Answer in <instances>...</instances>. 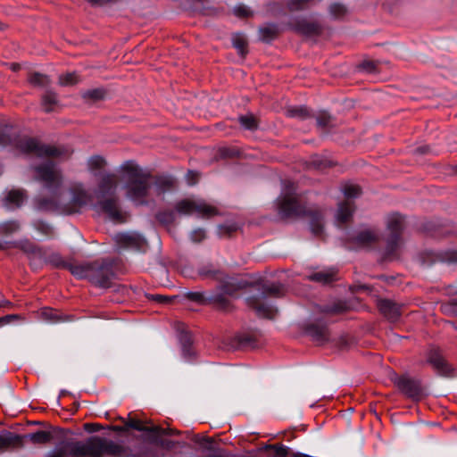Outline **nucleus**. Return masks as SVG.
<instances>
[{"label": "nucleus", "mask_w": 457, "mask_h": 457, "mask_svg": "<svg viewBox=\"0 0 457 457\" xmlns=\"http://www.w3.org/2000/svg\"><path fill=\"white\" fill-rule=\"evenodd\" d=\"M16 147L22 153L38 157H63L67 158L71 152L65 147L51 146L40 144L30 137L21 138L16 143Z\"/></svg>", "instance_id": "obj_7"}, {"label": "nucleus", "mask_w": 457, "mask_h": 457, "mask_svg": "<svg viewBox=\"0 0 457 457\" xmlns=\"http://www.w3.org/2000/svg\"><path fill=\"white\" fill-rule=\"evenodd\" d=\"M180 432L179 430L173 429V428H162L160 427V431L158 432H150L149 435V441L155 445L156 446L164 449V450H171L173 449L177 445H179V442H175L169 439L162 438V436H173V435H179Z\"/></svg>", "instance_id": "obj_17"}, {"label": "nucleus", "mask_w": 457, "mask_h": 457, "mask_svg": "<svg viewBox=\"0 0 457 457\" xmlns=\"http://www.w3.org/2000/svg\"><path fill=\"white\" fill-rule=\"evenodd\" d=\"M287 112L291 117H296L300 119H305L309 117L308 109L303 106L291 108L287 111Z\"/></svg>", "instance_id": "obj_48"}, {"label": "nucleus", "mask_w": 457, "mask_h": 457, "mask_svg": "<svg viewBox=\"0 0 457 457\" xmlns=\"http://www.w3.org/2000/svg\"><path fill=\"white\" fill-rule=\"evenodd\" d=\"M162 184L170 188L172 186V181L170 179H164L162 181Z\"/></svg>", "instance_id": "obj_62"}, {"label": "nucleus", "mask_w": 457, "mask_h": 457, "mask_svg": "<svg viewBox=\"0 0 457 457\" xmlns=\"http://www.w3.org/2000/svg\"><path fill=\"white\" fill-rule=\"evenodd\" d=\"M452 312L457 316V301L452 302Z\"/></svg>", "instance_id": "obj_61"}, {"label": "nucleus", "mask_w": 457, "mask_h": 457, "mask_svg": "<svg viewBox=\"0 0 457 457\" xmlns=\"http://www.w3.org/2000/svg\"><path fill=\"white\" fill-rule=\"evenodd\" d=\"M418 151H420L421 154H425L426 153L424 148H419Z\"/></svg>", "instance_id": "obj_64"}, {"label": "nucleus", "mask_w": 457, "mask_h": 457, "mask_svg": "<svg viewBox=\"0 0 457 457\" xmlns=\"http://www.w3.org/2000/svg\"><path fill=\"white\" fill-rule=\"evenodd\" d=\"M117 187L118 177L115 173H101L97 185V190L96 192V198H104L116 195Z\"/></svg>", "instance_id": "obj_14"}, {"label": "nucleus", "mask_w": 457, "mask_h": 457, "mask_svg": "<svg viewBox=\"0 0 457 457\" xmlns=\"http://www.w3.org/2000/svg\"><path fill=\"white\" fill-rule=\"evenodd\" d=\"M79 82V76L75 72L60 75L59 84L61 86H72Z\"/></svg>", "instance_id": "obj_44"}, {"label": "nucleus", "mask_w": 457, "mask_h": 457, "mask_svg": "<svg viewBox=\"0 0 457 457\" xmlns=\"http://www.w3.org/2000/svg\"><path fill=\"white\" fill-rule=\"evenodd\" d=\"M18 316L15 314H10L4 317H1L0 320H2V326L9 323L11 320L17 319Z\"/></svg>", "instance_id": "obj_59"}, {"label": "nucleus", "mask_w": 457, "mask_h": 457, "mask_svg": "<svg viewBox=\"0 0 457 457\" xmlns=\"http://www.w3.org/2000/svg\"><path fill=\"white\" fill-rule=\"evenodd\" d=\"M342 192L346 197V200L338 204L336 214V220L338 225L345 224L351 220L353 213L355 211V205L352 199L360 196L361 189L357 185L345 184L342 187Z\"/></svg>", "instance_id": "obj_8"}, {"label": "nucleus", "mask_w": 457, "mask_h": 457, "mask_svg": "<svg viewBox=\"0 0 457 457\" xmlns=\"http://www.w3.org/2000/svg\"><path fill=\"white\" fill-rule=\"evenodd\" d=\"M399 390L407 397L418 401L422 397L423 390L420 382L408 376H402L395 380Z\"/></svg>", "instance_id": "obj_13"}, {"label": "nucleus", "mask_w": 457, "mask_h": 457, "mask_svg": "<svg viewBox=\"0 0 457 457\" xmlns=\"http://www.w3.org/2000/svg\"><path fill=\"white\" fill-rule=\"evenodd\" d=\"M20 228L21 225L17 220L6 221L0 225V233L4 235H11L14 232H17Z\"/></svg>", "instance_id": "obj_40"}, {"label": "nucleus", "mask_w": 457, "mask_h": 457, "mask_svg": "<svg viewBox=\"0 0 457 457\" xmlns=\"http://www.w3.org/2000/svg\"><path fill=\"white\" fill-rule=\"evenodd\" d=\"M279 34V29L275 23H268L259 28V37L264 42L275 39Z\"/></svg>", "instance_id": "obj_29"}, {"label": "nucleus", "mask_w": 457, "mask_h": 457, "mask_svg": "<svg viewBox=\"0 0 457 457\" xmlns=\"http://www.w3.org/2000/svg\"><path fill=\"white\" fill-rule=\"evenodd\" d=\"M348 305L345 302L338 300L333 302L331 304L324 305L320 312L325 314H337L345 312Z\"/></svg>", "instance_id": "obj_34"}, {"label": "nucleus", "mask_w": 457, "mask_h": 457, "mask_svg": "<svg viewBox=\"0 0 457 457\" xmlns=\"http://www.w3.org/2000/svg\"><path fill=\"white\" fill-rule=\"evenodd\" d=\"M151 299L161 303H170L171 302L170 297L162 295H151Z\"/></svg>", "instance_id": "obj_54"}, {"label": "nucleus", "mask_w": 457, "mask_h": 457, "mask_svg": "<svg viewBox=\"0 0 457 457\" xmlns=\"http://www.w3.org/2000/svg\"><path fill=\"white\" fill-rule=\"evenodd\" d=\"M187 298L199 303H213L220 308L225 309L228 305V301L222 295H210L205 296L200 292H189Z\"/></svg>", "instance_id": "obj_19"}, {"label": "nucleus", "mask_w": 457, "mask_h": 457, "mask_svg": "<svg viewBox=\"0 0 457 457\" xmlns=\"http://www.w3.org/2000/svg\"><path fill=\"white\" fill-rule=\"evenodd\" d=\"M95 208L105 213L113 222L122 223L126 221L125 213L119 207L117 195L97 198V204L95 205Z\"/></svg>", "instance_id": "obj_11"}, {"label": "nucleus", "mask_w": 457, "mask_h": 457, "mask_svg": "<svg viewBox=\"0 0 457 457\" xmlns=\"http://www.w3.org/2000/svg\"><path fill=\"white\" fill-rule=\"evenodd\" d=\"M259 293L246 299L247 305L260 317L272 319L277 310L268 303V297L278 298L284 295L285 287L281 283L264 282L260 285Z\"/></svg>", "instance_id": "obj_6"}, {"label": "nucleus", "mask_w": 457, "mask_h": 457, "mask_svg": "<svg viewBox=\"0 0 457 457\" xmlns=\"http://www.w3.org/2000/svg\"><path fill=\"white\" fill-rule=\"evenodd\" d=\"M235 14L238 17H247L250 13L245 6H237L235 8Z\"/></svg>", "instance_id": "obj_55"}, {"label": "nucleus", "mask_w": 457, "mask_h": 457, "mask_svg": "<svg viewBox=\"0 0 457 457\" xmlns=\"http://www.w3.org/2000/svg\"><path fill=\"white\" fill-rule=\"evenodd\" d=\"M194 440L202 448L203 453H205L203 457H223L222 451L214 445L212 439L195 436Z\"/></svg>", "instance_id": "obj_23"}, {"label": "nucleus", "mask_w": 457, "mask_h": 457, "mask_svg": "<svg viewBox=\"0 0 457 457\" xmlns=\"http://www.w3.org/2000/svg\"><path fill=\"white\" fill-rule=\"evenodd\" d=\"M179 342L181 345V351L186 360H191L195 353L192 349V336L189 332H181L179 335Z\"/></svg>", "instance_id": "obj_30"}, {"label": "nucleus", "mask_w": 457, "mask_h": 457, "mask_svg": "<svg viewBox=\"0 0 457 457\" xmlns=\"http://www.w3.org/2000/svg\"><path fill=\"white\" fill-rule=\"evenodd\" d=\"M198 274L203 278H212L222 280L225 278L224 273L212 263H207L198 268Z\"/></svg>", "instance_id": "obj_24"}, {"label": "nucleus", "mask_w": 457, "mask_h": 457, "mask_svg": "<svg viewBox=\"0 0 457 457\" xmlns=\"http://www.w3.org/2000/svg\"><path fill=\"white\" fill-rule=\"evenodd\" d=\"M121 420L124 422L126 428H128V429L132 428V429H135L137 431L147 432L149 434H150V432L160 431V426L154 425L151 427H146V426L143 425V422L141 420L134 419V418L130 417V415L129 416L128 420H124V419H121Z\"/></svg>", "instance_id": "obj_27"}, {"label": "nucleus", "mask_w": 457, "mask_h": 457, "mask_svg": "<svg viewBox=\"0 0 457 457\" xmlns=\"http://www.w3.org/2000/svg\"><path fill=\"white\" fill-rule=\"evenodd\" d=\"M426 361L436 374L444 377H449L453 374L452 366L445 360L438 347H429L426 354Z\"/></svg>", "instance_id": "obj_12"}, {"label": "nucleus", "mask_w": 457, "mask_h": 457, "mask_svg": "<svg viewBox=\"0 0 457 457\" xmlns=\"http://www.w3.org/2000/svg\"><path fill=\"white\" fill-rule=\"evenodd\" d=\"M117 0H87L93 6H104L109 3L116 2Z\"/></svg>", "instance_id": "obj_56"}, {"label": "nucleus", "mask_w": 457, "mask_h": 457, "mask_svg": "<svg viewBox=\"0 0 457 457\" xmlns=\"http://www.w3.org/2000/svg\"><path fill=\"white\" fill-rule=\"evenodd\" d=\"M361 67H362V69H364L365 71H367L369 72H374L377 69V64L375 62H372V61H364L361 63Z\"/></svg>", "instance_id": "obj_53"}, {"label": "nucleus", "mask_w": 457, "mask_h": 457, "mask_svg": "<svg viewBox=\"0 0 457 457\" xmlns=\"http://www.w3.org/2000/svg\"><path fill=\"white\" fill-rule=\"evenodd\" d=\"M84 428L88 432H95L100 428V426L98 424L86 423Z\"/></svg>", "instance_id": "obj_58"}, {"label": "nucleus", "mask_w": 457, "mask_h": 457, "mask_svg": "<svg viewBox=\"0 0 457 457\" xmlns=\"http://www.w3.org/2000/svg\"><path fill=\"white\" fill-rule=\"evenodd\" d=\"M24 446V437L9 430L0 432V452L20 449Z\"/></svg>", "instance_id": "obj_18"}, {"label": "nucleus", "mask_w": 457, "mask_h": 457, "mask_svg": "<svg viewBox=\"0 0 457 457\" xmlns=\"http://www.w3.org/2000/svg\"><path fill=\"white\" fill-rule=\"evenodd\" d=\"M18 68H19V64H17V63H12V69L13 71H16Z\"/></svg>", "instance_id": "obj_63"}, {"label": "nucleus", "mask_w": 457, "mask_h": 457, "mask_svg": "<svg viewBox=\"0 0 457 457\" xmlns=\"http://www.w3.org/2000/svg\"><path fill=\"white\" fill-rule=\"evenodd\" d=\"M104 96V91L101 88H95L87 90L82 94V97L84 99L97 101L103 99Z\"/></svg>", "instance_id": "obj_46"}, {"label": "nucleus", "mask_w": 457, "mask_h": 457, "mask_svg": "<svg viewBox=\"0 0 457 457\" xmlns=\"http://www.w3.org/2000/svg\"><path fill=\"white\" fill-rule=\"evenodd\" d=\"M120 169L127 173L125 184L127 197L136 204H145L146 203L145 198L151 187L150 175L143 172L142 170L132 162H124Z\"/></svg>", "instance_id": "obj_5"}, {"label": "nucleus", "mask_w": 457, "mask_h": 457, "mask_svg": "<svg viewBox=\"0 0 457 457\" xmlns=\"http://www.w3.org/2000/svg\"><path fill=\"white\" fill-rule=\"evenodd\" d=\"M205 237V231L202 228H197L192 231L191 239L195 243H199Z\"/></svg>", "instance_id": "obj_49"}, {"label": "nucleus", "mask_w": 457, "mask_h": 457, "mask_svg": "<svg viewBox=\"0 0 457 457\" xmlns=\"http://www.w3.org/2000/svg\"><path fill=\"white\" fill-rule=\"evenodd\" d=\"M33 227L46 237H51L54 234L53 228L43 220H38L34 221Z\"/></svg>", "instance_id": "obj_43"}, {"label": "nucleus", "mask_w": 457, "mask_h": 457, "mask_svg": "<svg viewBox=\"0 0 457 457\" xmlns=\"http://www.w3.org/2000/svg\"><path fill=\"white\" fill-rule=\"evenodd\" d=\"M122 445L104 437L91 436L87 441L65 440L46 457H125Z\"/></svg>", "instance_id": "obj_1"}, {"label": "nucleus", "mask_w": 457, "mask_h": 457, "mask_svg": "<svg viewBox=\"0 0 457 457\" xmlns=\"http://www.w3.org/2000/svg\"><path fill=\"white\" fill-rule=\"evenodd\" d=\"M14 247H17L26 253H39L40 249L30 240L29 239H21L19 241H15L12 243Z\"/></svg>", "instance_id": "obj_37"}, {"label": "nucleus", "mask_w": 457, "mask_h": 457, "mask_svg": "<svg viewBox=\"0 0 457 457\" xmlns=\"http://www.w3.org/2000/svg\"><path fill=\"white\" fill-rule=\"evenodd\" d=\"M12 144V138L9 135L5 133L0 134V145H8Z\"/></svg>", "instance_id": "obj_57"}, {"label": "nucleus", "mask_w": 457, "mask_h": 457, "mask_svg": "<svg viewBox=\"0 0 457 457\" xmlns=\"http://www.w3.org/2000/svg\"><path fill=\"white\" fill-rule=\"evenodd\" d=\"M105 164H106V162H105L104 158V157H102V156H100V155H95V156H92V157L88 160V168H89V170H100V169H102Z\"/></svg>", "instance_id": "obj_47"}, {"label": "nucleus", "mask_w": 457, "mask_h": 457, "mask_svg": "<svg viewBox=\"0 0 457 457\" xmlns=\"http://www.w3.org/2000/svg\"><path fill=\"white\" fill-rule=\"evenodd\" d=\"M378 307L380 312L390 321L397 320L402 314V305L388 299H380L378 302Z\"/></svg>", "instance_id": "obj_21"}, {"label": "nucleus", "mask_w": 457, "mask_h": 457, "mask_svg": "<svg viewBox=\"0 0 457 457\" xmlns=\"http://www.w3.org/2000/svg\"><path fill=\"white\" fill-rule=\"evenodd\" d=\"M176 211L180 214H197L201 217H212L218 213V210L202 199H184L176 204Z\"/></svg>", "instance_id": "obj_10"}, {"label": "nucleus", "mask_w": 457, "mask_h": 457, "mask_svg": "<svg viewBox=\"0 0 457 457\" xmlns=\"http://www.w3.org/2000/svg\"><path fill=\"white\" fill-rule=\"evenodd\" d=\"M337 272L330 269L326 270H320L312 272L308 276V279L321 284H328L336 280Z\"/></svg>", "instance_id": "obj_28"}, {"label": "nucleus", "mask_w": 457, "mask_h": 457, "mask_svg": "<svg viewBox=\"0 0 457 457\" xmlns=\"http://www.w3.org/2000/svg\"><path fill=\"white\" fill-rule=\"evenodd\" d=\"M232 44L242 56H245L247 54V40L245 35L240 33L234 34L232 37Z\"/></svg>", "instance_id": "obj_38"}, {"label": "nucleus", "mask_w": 457, "mask_h": 457, "mask_svg": "<svg viewBox=\"0 0 457 457\" xmlns=\"http://www.w3.org/2000/svg\"><path fill=\"white\" fill-rule=\"evenodd\" d=\"M72 204L71 207L75 212V208H79L88 204H91L93 201V197L90 193H88L82 185H76L72 188Z\"/></svg>", "instance_id": "obj_22"}, {"label": "nucleus", "mask_w": 457, "mask_h": 457, "mask_svg": "<svg viewBox=\"0 0 457 457\" xmlns=\"http://www.w3.org/2000/svg\"><path fill=\"white\" fill-rule=\"evenodd\" d=\"M40 318L51 323L67 321L69 319L62 316L58 311L52 308H43L39 312Z\"/></svg>", "instance_id": "obj_31"}, {"label": "nucleus", "mask_w": 457, "mask_h": 457, "mask_svg": "<svg viewBox=\"0 0 457 457\" xmlns=\"http://www.w3.org/2000/svg\"><path fill=\"white\" fill-rule=\"evenodd\" d=\"M437 258L442 262L457 264V250L441 252L437 254Z\"/></svg>", "instance_id": "obj_39"}, {"label": "nucleus", "mask_w": 457, "mask_h": 457, "mask_svg": "<svg viewBox=\"0 0 457 457\" xmlns=\"http://www.w3.org/2000/svg\"><path fill=\"white\" fill-rule=\"evenodd\" d=\"M404 219L399 213H393L387 217L386 226L390 235L386 241V255L395 258L400 246L401 233L403 228Z\"/></svg>", "instance_id": "obj_9"}, {"label": "nucleus", "mask_w": 457, "mask_h": 457, "mask_svg": "<svg viewBox=\"0 0 457 457\" xmlns=\"http://www.w3.org/2000/svg\"><path fill=\"white\" fill-rule=\"evenodd\" d=\"M114 240L119 248L138 250L145 245L144 238L137 233H119Z\"/></svg>", "instance_id": "obj_15"}, {"label": "nucleus", "mask_w": 457, "mask_h": 457, "mask_svg": "<svg viewBox=\"0 0 457 457\" xmlns=\"http://www.w3.org/2000/svg\"><path fill=\"white\" fill-rule=\"evenodd\" d=\"M42 106L46 112H50L54 110V107L58 104V96L52 90H46L42 96Z\"/></svg>", "instance_id": "obj_32"}, {"label": "nucleus", "mask_w": 457, "mask_h": 457, "mask_svg": "<svg viewBox=\"0 0 457 457\" xmlns=\"http://www.w3.org/2000/svg\"><path fill=\"white\" fill-rule=\"evenodd\" d=\"M278 213L283 218L307 215L310 217L312 233L320 237L323 233V215L319 210H307L296 195V187L289 180L283 181L281 195L277 199Z\"/></svg>", "instance_id": "obj_2"}, {"label": "nucleus", "mask_w": 457, "mask_h": 457, "mask_svg": "<svg viewBox=\"0 0 457 457\" xmlns=\"http://www.w3.org/2000/svg\"><path fill=\"white\" fill-rule=\"evenodd\" d=\"M22 436L24 437V440L28 439L34 445H46L50 443L54 438L53 433L51 431L46 430H38L37 432L29 433Z\"/></svg>", "instance_id": "obj_26"}, {"label": "nucleus", "mask_w": 457, "mask_h": 457, "mask_svg": "<svg viewBox=\"0 0 457 457\" xmlns=\"http://www.w3.org/2000/svg\"><path fill=\"white\" fill-rule=\"evenodd\" d=\"M28 80L31 85L39 87H46L52 82L47 75L39 72L29 73Z\"/></svg>", "instance_id": "obj_35"}, {"label": "nucleus", "mask_w": 457, "mask_h": 457, "mask_svg": "<svg viewBox=\"0 0 457 457\" xmlns=\"http://www.w3.org/2000/svg\"><path fill=\"white\" fill-rule=\"evenodd\" d=\"M316 121L319 127L328 129L332 126V117L326 112H321L318 114Z\"/></svg>", "instance_id": "obj_45"}, {"label": "nucleus", "mask_w": 457, "mask_h": 457, "mask_svg": "<svg viewBox=\"0 0 457 457\" xmlns=\"http://www.w3.org/2000/svg\"><path fill=\"white\" fill-rule=\"evenodd\" d=\"M112 429L114 430V431H126L128 430V428H126V427H120V426H113L112 427Z\"/></svg>", "instance_id": "obj_60"}, {"label": "nucleus", "mask_w": 457, "mask_h": 457, "mask_svg": "<svg viewBox=\"0 0 457 457\" xmlns=\"http://www.w3.org/2000/svg\"><path fill=\"white\" fill-rule=\"evenodd\" d=\"M35 177L37 180L44 183L45 187L48 188L52 195L50 197L39 195L34 199V206L40 212H59L71 213L72 209L70 206L62 205L60 203L58 189L62 183L61 171L56 165L46 161L40 165L33 168Z\"/></svg>", "instance_id": "obj_3"}, {"label": "nucleus", "mask_w": 457, "mask_h": 457, "mask_svg": "<svg viewBox=\"0 0 457 457\" xmlns=\"http://www.w3.org/2000/svg\"><path fill=\"white\" fill-rule=\"evenodd\" d=\"M221 281L222 284L220 287V292L215 293L214 295H222L226 299V295H233L241 288L240 284L233 279L229 278L224 281L222 279Z\"/></svg>", "instance_id": "obj_33"}, {"label": "nucleus", "mask_w": 457, "mask_h": 457, "mask_svg": "<svg viewBox=\"0 0 457 457\" xmlns=\"http://www.w3.org/2000/svg\"><path fill=\"white\" fill-rule=\"evenodd\" d=\"M378 240V235L376 231L371 229H365L358 233L354 238V242L361 246H370Z\"/></svg>", "instance_id": "obj_25"}, {"label": "nucleus", "mask_w": 457, "mask_h": 457, "mask_svg": "<svg viewBox=\"0 0 457 457\" xmlns=\"http://www.w3.org/2000/svg\"><path fill=\"white\" fill-rule=\"evenodd\" d=\"M347 12L346 7L339 3L332 4L329 6V13L335 19H340L344 17Z\"/></svg>", "instance_id": "obj_41"}, {"label": "nucleus", "mask_w": 457, "mask_h": 457, "mask_svg": "<svg viewBox=\"0 0 457 457\" xmlns=\"http://www.w3.org/2000/svg\"><path fill=\"white\" fill-rule=\"evenodd\" d=\"M239 124L245 129L254 131L258 129L259 120L252 113H247L238 117Z\"/></svg>", "instance_id": "obj_36"}, {"label": "nucleus", "mask_w": 457, "mask_h": 457, "mask_svg": "<svg viewBox=\"0 0 457 457\" xmlns=\"http://www.w3.org/2000/svg\"><path fill=\"white\" fill-rule=\"evenodd\" d=\"M237 230V228L235 225H229V226H220L219 227V234L221 237H228L233 232Z\"/></svg>", "instance_id": "obj_50"}, {"label": "nucleus", "mask_w": 457, "mask_h": 457, "mask_svg": "<svg viewBox=\"0 0 457 457\" xmlns=\"http://www.w3.org/2000/svg\"><path fill=\"white\" fill-rule=\"evenodd\" d=\"M289 26L292 29L304 36H316L321 33V26L316 21H310L304 18H295Z\"/></svg>", "instance_id": "obj_16"}, {"label": "nucleus", "mask_w": 457, "mask_h": 457, "mask_svg": "<svg viewBox=\"0 0 457 457\" xmlns=\"http://www.w3.org/2000/svg\"><path fill=\"white\" fill-rule=\"evenodd\" d=\"M186 178H187V184L190 186H193L197 182L199 174L195 171L188 170Z\"/></svg>", "instance_id": "obj_52"}, {"label": "nucleus", "mask_w": 457, "mask_h": 457, "mask_svg": "<svg viewBox=\"0 0 457 457\" xmlns=\"http://www.w3.org/2000/svg\"><path fill=\"white\" fill-rule=\"evenodd\" d=\"M51 262L56 267H63L69 270L71 263H66L58 254H53L50 259Z\"/></svg>", "instance_id": "obj_51"}, {"label": "nucleus", "mask_w": 457, "mask_h": 457, "mask_svg": "<svg viewBox=\"0 0 457 457\" xmlns=\"http://www.w3.org/2000/svg\"><path fill=\"white\" fill-rule=\"evenodd\" d=\"M69 270L79 278H87L92 284L109 287L114 278L112 262L108 259L96 260L79 265H70Z\"/></svg>", "instance_id": "obj_4"}, {"label": "nucleus", "mask_w": 457, "mask_h": 457, "mask_svg": "<svg viewBox=\"0 0 457 457\" xmlns=\"http://www.w3.org/2000/svg\"><path fill=\"white\" fill-rule=\"evenodd\" d=\"M305 332L318 345H323L329 341V331L324 324L312 323L305 328Z\"/></svg>", "instance_id": "obj_20"}, {"label": "nucleus", "mask_w": 457, "mask_h": 457, "mask_svg": "<svg viewBox=\"0 0 457 457\" xmlns=\"http://www.w3.org/2000/svg\"><path fill=\"white\" fill-rule=\"evenodd\" d=\"M25 198V194L22 190H12L8 193L6 200L9 203L20 206Z\"/></svg>", "instance_id": "obj_42"}]
</instances>
